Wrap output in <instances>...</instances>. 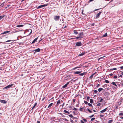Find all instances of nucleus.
<instances>
[{"instance_id": "1", "label": "nucleus", "mask_w": 123, "mask_h": 123, "mask_svg": "<svg viewBox=\"0 0 123 123\" xmlns=\"http://www.w3.org/2000/svg\"><path fill=\"white\" fill-rule=\"evenodd\" d=\"M60 18V17L58 16H54V18L55 21H58L59 20Z\"/></svg>"}, {"instance_id": "3", "label": "nucleus", "mask_w": 123, "mask_h": 123, "mask_svg": "<svg viewBox=\"0 0 123 123\" xmlns=\"http://www.w3.org/2000/svg\"><path fill=\"white\" fill-rule=\"evenodd\" d=\"M68 116L73 118V119H76V120H75V122H77V117H74L72 114L69 115H68Z\"/></svg>"}, {"instance_id": "54", "label": "nucleus", "mask_w": 123, "mask_h": 123, "mask_svg": "<svg viewBox=\"0 0 123 123\" xmlns=\"http://www.w3.org/2000/svg\"><path fill=\"white\" fill-rule=\"evenodd\" d=\"M119 68H120L121 69H123V66H121L120 67H119Z\"/></svg>"}, {"instance_id": "35", "label": "nucleus", "mask_w": 123, "mask_h": 123, "mask_svg": "<svg viewBox=\"0 0 123 123\" xmlns=\"http://www.w3.org/2000/svg\"><path fill=\"white\" fill-rule=\"evenodd\" d=\"M84 103L86 104H88V103L86 101H84Z\"/></svg>"}, {"instance_id": "63", "label": "nucleus", "mask_w": 123, "mask_h": 123, "mask_svg": "<svg viewBox=\"0 0 123 123\" xmlns=\"http://www.w3.org/2000/svg\"><path fill=\"white\" fill-rule=\"evenodd\" d=\"M37 123H40V121H37Z\"/></svg>"}, {"instance_id": "24", "label": "nucleus", "mask_w": 123, "mask_h": 123, "mask_svg": "<svg viewBox=\"0 0 123 123\" xmlns=\"http://www.w3.org/2000/svg\"><path fill=\"white\" fill-rule=\"evenodd\" d=\"M67 84H65L64 86H63L62 87V88H65L67 87Z\"/></svg>"}, {"instance_id": "46", "label": "nucleus", "mask_w": 123, "mask_h": 123, "mask_svg": "<svg viewBox=\"0 0 123 123\" xmlns=\"http://www.w3.org/2000/svg\"><path fill=\"white\" fill-rule=\"evenodd\" d=\"M101 105V104L100 103H98L97 104V105L98 106H100Z\"/></svg>"}, {"instance_id": "57", "label": "nucleus", "mask_w": 123, "mask_h": 123, "mask_svg": "<svg viewBox=\"0 0 123 123\" xmlns=\"http://www.w3.org/2000/svg\"><path fill=\"white\" fill-rule=\"evenodd\" d=\"M32 30H31V32H30V33H29V34H31V33H32Z\"/></svg>"}, {"instance_id": "10", "label": "nucleus", "mask_w": 123, "mask_h": 123, "mask_svg": "<svg viewBox=\"0 0 123 123\" xmlns=\"http://www.w3.org/2000/svg\"><path fill=\"white\" fill-rule=\"evenodd\" d=\"M107 108H108L107 107V108H105V109L103 110H102L101 111H100V112L102 113H103V112H105V111L107 109Z\"/></svg>"}, {"instance_id": "39", "label": "nucleus", "mask_w": 123, "mask_h": 123, "mask_svg": "<svg viewBox=\"0 0 123 123\" xmlns=\"http://www.w3.org/2000/svg\"><path fill=\"white\" fill-rule=\"evenodd\" d=\"M94 92L95 93H97L98 92V91L96 90H95L94 91Z\"/></svg>"}, {"instance_id": "23", "label": "nucleus", "mask_w": 123, "mask_h": 123, "mask_svg": "<svg viewBox=\"0 0 123 123\" xmlns=\"http://www.w3.org/2000/svg\"><path fill=\"white\" fill-rule=\"evenodd\" d=\"M74 33L76 35H77L78 34V32L76 30H74Z\"/></svg>"}, {"instance_id": "13", "label": "nucleus", "mask_w": 123, "mask_h": 123, "mask_svg": "<svg viewBox=\"0 0 123 123\" xmlns=\"http://www.w3.org/2000/svg\"><path fill=\"white\" fill-rule=\"evenodd\" d=\"M61 101L60 100H58L57 102V103L56 105V106H58L59 105Z\"/></svg>"}, {"instance_id": "32", "label": "nucleus", "mask_w": 123, "mask_h": 123, "mask_svg": "<svg viewBox=\"0 0 123 123\" xmlns=\"http://www.w3.org/2000/svg\"><path fill=\"white\" fill-rule=\"evenodd\" d=\"M113 121V120H110L108 122V123H111Z\"/></svg>"}, {"instance_id": "55", "label": "nucleus", "mask_w": 123, "mask_h": 123, "mask_svg": "<svg viewBox=\"0 0 123 123\" xmlns=\"http://www.w3.org/2000/svg\"><path fill=\"white\" fill-rule=\"evenodd\" d=\"M79 67H75V68H74V69H76L77 68H79Z\"/></svg>"}, {"instance_id": "18", "label": "nucleus", "mask_w": 123, "mask_h": 123, "mask_svg": "<svg viewBox=\"0 0 123 123\" xmlns=\"http://www.w3.org/2000/svg\"><path fill=\"white\" fill-rule=\"evenodd\" d=\"M23 26V25H17L16 26V27H22Z\"/></svg>"}, {"instance_id": "52", "label": "nucleus", "mask_w": 123, "mask_h": 123, "mask_svg": "<svg viewBox=\"0 0 123 123\" xmlns=\"http://www.w3.org/2000/svg\"><path fill=\"white\" fill-rule=\"evenodd\" d=\"M80 121L81 123H85L82 120H81Z\"/></svg>"}, {"instance_id": "21", "label": "nucleus", "mask_w": 123, "mask_h": 123, "mask_svg": "<svg viewBox=\"0 0 123 123\" xmlns=\"http://www.w3.org/2000/svg\"><path fill=\"white\" fill-rule=\"evenodd\" d=\"M88 105H89L90 106V107H91L92 108V109H93V106L92 105L90 104V103H88Z\"/></svg>"}, {"instance_id": "14", "label": "nucleus", "mask_w": 123, "mask_h": 123, "mask_svg": "<svg viewBox=\"0 0 123 123\" xmlns=\"http://www.w3.org/2000/svg\"><path fill=\"white\" fill-rule=\"evenodd\" d=\"M85 54V53L84 52L79 54V56H82Z\"/></svg>"}, {"instance_id": "37", "label": "nucleus", "mask_w": 123, "mask_h": 123, "mask_svg": "<svg viewBox=\"0 0 123 123\" xmlns=\"http://www.w3.org/2000/svg\"><path fill=\"white\" fill-rule=\"evenodd\" d=\"M95 119V118H94V117L92 118H91V121H92L94 120Z\"/></svg>"}, {"instance_id": "42", "label": "nucleus", "mask_w": 123, "mask_h": 123, "mask_svg": "<svg viewBox=\"0 0 123 123\" xmlns=\"http://www.w3.org/2000/svg\"><path fill=\"white\" fill-rule=\"evenodd\" d=\"M103 100V98H101L100 100V102H102Z\"/></svg>"}, {"instance_id": "51", "label": "nucleus", "mask_w": 123, "mask_h": 123, "mask_svg": "<svg viewBox=\"0 0 123 123\" xmlns=\"http://www.w3.org/2000/svg\"><path fill=\"white\" fill-rule=\"evenodd\" d=\"M114 75L112 73H111L109 74V75L111 76H112L113 75Z\"/></svg>"}, {"instance_id": "15", "label": "nucleus", "mask_w": 123, "mask_h": 123, "mask_svg": "<svg viewBox=\"0 0 123 123\" xmlns=\"http://www.w3.org/2000/svg\"><path fill=\"white\" fill-rule=\"evenodd\" d=\"M83 37H76V38L77 39H78L79 40H80L81 39V38Z\"/></svg>"}, {"instance_id": "5", "label": "nucleus", "mask_w": 123, "mask_h": 123, "mask_svg": "<svg viewBox=\"0 0 123 123\" xmlns=\"http://www.w3.org/2000/svg\"><path fill=\"white\" fill-rule=\"evenodd\" d=\"M82 45V43L81 42H78L76 43V46H80Z\"/></svg>"}, {"instance_id": "31", "label": "nucleus", "mask_w": 123, "mask_h": 123, "mask_svg": "<svg viewBox=\"0 0 123 123\" xmlns=\"http://www.w3.org/2000/svg\"><path fill=\"white\" fill-rule=\"evenodd\" d=\"M4 15L0 16V20L2 18L4 17Z\"/></svg>"}, {"instance_id": "6", "label": "nucleus", "mask_w": 123, "mask_h": 123, "mask_svg": "<svg viewBox=\"0 0 123 123\" xmlns=\"http://www.w3.org/2000/svg\"><path fill=\"white\" fill-rule=\"evenodd\" d=\"M102 12H100L98 13L96 15L95 17L96 18H99L100 14Z\"/></svg>"}, {"instance_id": "26", "label": "nucleus", "mask_w": 123, "mask_h": 123, "mask_svg": "<svg viewBox=\"0 0 123 123\" xmlns=\"http://www.w3.org/2000/svg\"><path fill=\"white\" fill-rule=\"evenodd\" d=\"M64 112L65 113H68V114H70V112H69L67 111H66L65 110H64Z\"/></svg>"}, {"instance_id": "25", "label": "nucleus", "mask_w": 123, "mask_h": 123, "mask_svg": "<svg viewBox=\"0 0 123 123\" xmlns=\"http://www.w3.org/2000/svg\"><path fill=\"white\" fill-rule=\"evenodd\" d=\"M90 103L92 104L93 102V100L92 99H90Z\"/></svg>"}, {"instance_id": "29", "label": "nucleus", "mask_w": 123, "mask_h": 123, "mask_svg": "<svg viewBox=\"0 0 123 123\" xmlns=\"http://www.w3.org/2000/svg\"><path fill=\"white\" fill-rule=\"evenodd\" d=\"M103 90V89L102 88H100L98 89V91L99 92L102 91Z\"/></svg>"}, {"instance_id": "19", "label": "nucleus", "mask_w": 123, "mask_h": 123, "mask_svg": "<svg viewBox=\"0 0 123 123\" xmlns=\"http://www.w3.org/2000/svg\"><path fill=\"white\" fill-rule=\"evenodd\" d=\"M81 72V71H76L74 72V74H79Z\"/></svg>"}, {"instance_id": "9", "label": "nucleus", "mask_w": 123, "mask_h": 123, "mask_svg": "<svg viewBox=\"0 0 123 123\" xmlns=\"http://www.w3.org/2000/svg\"><path fill=\"white\" fill-rule=\"evenodd\" d=\"M10 32L9 31H4V32L2 33H1V34H6L7 33H9Z\"/></svg>"}, {"instance_id": "2", "label": "nucleus", "mask_w": 123, "mask_h": 123, "mask_svg": "<svg viewBox=\"0 0 123 123\" xmlns=\"http://www.w3.org/2000/svg\"><path fill=\"white\" fill-rule=\"evenodd\" d=\"M14 84H12L11 85H8L5 87L4 89H7L10 88H11L14 85Z\"/></svg>"}, {"instance_id": "58", "label": "nucleus", "mask_w": 123, "mask_h": 123, "mask_svg": "<svg viewBox=\"0 0 123 123\" xmlns=\"http://www.w3.org/2000/svg\"><path fill=\"white\" fill-rule=\"evenodd\" d=\"M70 82H67V83L66 84L67 85H68L69 83Z\"/></svg>"}, {"instance_id": "62", "label": "nucleus", "mask_w": 123, "mask_h": 123, "mask_svg": "<svg viewBox=\"0 0 123 123\" xmlns=\"http://www.w3.org/2000/svg\"><path fill=\"white\" fill-rule=\"evenodd\" d=\"M120 72H121V74L122 75H123V72H122V71H120Z\"/></svg>"}, {"instance_id": "49", "label": "nucleus", "mask_w": 123, "mask_h": 123, "mask_svg": "<svg viewBox=\"0 0 123 123\" xmlns=\"http://www.w3.org/2000/svg\"><path fill=\"white\" fill-rule=\"evenodd\" d=\"M104 116V115H100V116L101 117H103Z\"/></svg>"}, {"instance_id": "44", "label": "nucleus", "mask_w": 123, "mask_h": 123, "mask_svg": "<svg viewBox=\"0 0 123 123\" xmlns=\"http://www.w3.org/2000/svg\"><path fill=\"white\" fill-rule=\"evenodd\" d=\"M82 119L85 122H86L87 121V120L85 119Z\"/></svg>"}, {"instance_id": "43", "label": "nucleus", "mask_w": 123, "mask_h": 123, "mask_svg": "<svg viewBox=\"0 0 123 123\" xmlns=\"http://www.w3.org/2000/svg\"><path fill=\"white\" fill-rule=\"evenodd\" d=\"M80 110L81 111H83V108H80Z\"/></svg>"}, {"instance_id": "48", "label": "nucleus", "mask_w": 123, "mask_h": 123, "mask_svg": "<svg viewBox=\"0 0 123 123\" xmlns=\"http://www.w3.org/2000/svg\"><path fill=\"white\" fill-rule=\"evenodd\" d=\"M90 97H89V96H88L87 97V100H88L90 98Z\"/></svg>"}, {"instance_id": "7", "label": "nucleus", "mask_w": 123, "mask_h": 123, "mask_svg": "<svg viewBox=\"0 0 123 123\" xmlns=\"http://www.w3.org/2000/svg\"><path fill=\"white\" fill-rule=\"evenodd\" d=\"M0 102L1 103H3V104H6L7 102V101H6L5 100H0Z\"/></svg>"}, {"instance_id": "56", "label": "nucleus", "mask_w": 123, "mask_h": 123, "mask_svg": "<svg viewBox=\"0 0 123 123\" xmlns=\"http://www.w3.org/2000/svg\"><path fill=\"white\" fill-rule=\"evenodd\" d=\"M122 75L121 74H120L119 76V77H122Z\"/></svg>"}, {"instance_id": "60", "label": "nucleus", "mask_w": 123, "mask_h": 123, "mask_svg": "<svg viewBox=\"0 0 123 123\" xmlns=\"http://www.w3.org/2000/svg\"><path fill=\"white\" fill-rule=\"evenodd\" d=\"M75 102V100L74 99L73 100V102Z\"/></svg>"}, {"instance_id": "28", "label": "nucleus", "mask_w": 123, "mask_h": 123, "mask_svg": "<svg viewBox=\"0 0 123 123\" xmlns=\"http://www.w3.org/2000/svg\"><path fill=\"white\" fill-rule=\"evenodd\" d=\"M53 104V103H51V104H49L48 107V108H49L51 106H52Z\"/></svg>"}, {"instance_id": "11", "label": "nucleus", "mask_w": 123, "mask_h": 123, "mask_svg": "<svg viewBox=\"0 0 123 123\" xmlns=\"http://www.w3.org/2000/svg\"><path fill=\"white\" fill-rule=\"evenodd\" d=\"M38 37H37V38H35L32 41L31 43L33 44V43H34L37 40Z\"/></svg>"}, {"instance_id": "61", "label": "nucleus", "mask_w": 123, "mask_h": 123, "mask_svg": "<svg viewBox=\"0 0 123 123\" xmlns=\"http://www.w3.org/2000/svg\"><path fill=\"white\" fill-rule=\"evenodd\" d=\"M42 39H42L41 40H39V43H40V42L42 40Z\"/></svg>"}, {"instance_id": "38", "label": "nucleus", "mask_w": 123, "mask_h": 123, "mask_svg": "<svg viewBox=\"0 0 123 123\" xmlns=\"http://www.w3.org/2000/svg\"><path fill=\"white\" fill-rule=\"evenodd\" d=\"M12 41L11 40H7V41H6L5 42H4V43L7 42H10V41Z\"/></svg>"}, {"instance_id": "34", "label": "nucleus", "mask_w": 123, "mask_h": 123, "mask_svg": "<svg viewBox=\"0 0 123 123\" xmlns=\"http://www.w3.org/2000/svg\"><path fill=\"white\" fill-rule=\"evenodd\" d=\"M87 111H89L90 113H91L92 112V111H91L89 109H87Z\"/></svg>"}, {"instance_id": "22", "label": "nucleus", "mask_w": 123, "mask_h": 123, "mask_svg": "<svg viewBox=\"0 0 123 123\" xmlns=\"http://www.w3.org/2000/svg\"><path fill=\"white\" fill-rule=\"evenodd\" d=\"M114 76H113V78L114 79H117V76L115 74H114Z\"/></svg>"}, {"instance_id": "53", "label": "nucleus", "mask_w": 123, "mask_h": 123, "mask_svg": "<svg viewBox=\"0 0 123 123\" xmlns=\"http://www.w3.org/2000/svg\"><path fill=\"white\" fill-rule=\"evenodd\" d=\"M99 86H100V85L99 84H98L97 86V87H99Z\"/></svg>"}, {"instance_id": "40", "label": "nucleus", "mask_w": 123, "mask_h": 123, "mask_svg": "<svg viewBox=\"0 0 123 123\" xmlns=\"http://www.w3.org/2000/svg\"><path fill=\"white\" fill-rule=\"evenodd\" d=\"M70 121L72 123H74V122L73 121V120H71V119H70Z\"/></svg>"}, {"instance_id": "16", "label": "nucleus", "mask_w": 123, "mask_h": 123, "mask_svg": "<svg viewBox=\"0 0 123 123\" xmlns=\"http://www.w3.org/2000/svg\"><path fill=\"white\" fill-rule=\"evenodd\" d=\"M79 35L80 36V37H82V36H83V32H81L79 34Z\"/></svg>"}, {"instance_id": "41", "label": "nucleus", "mask_w": 123, "mask_h": 123, "mask_svg": "<svg viewBox=\"0 0 123 123\" xmlns=\"http://www.w3.org/2000/svg\"><path fill=\"white\" fill-rule=\"evenodd\" d=\"M4 5V3H3L1 4L0 5V6H3Z\"/></svg>"}, {"instance_id": "47", "label": "nucleus", "mask_w": 123, "mask_h": 123, "mask_svg": "<svg viewBox=\"0 0 123 123\" xmlns=\"http://www.w3.org/2000/svg\"><path fill=\"white\" fill-rule=\"evenodd\" d=\"M123 113H121V112L119 114V115H123Z\"/></svg>"}, {"instance_id": "64", "label": "nucleus", "mask_w": 123, "mask_h": 123, "mask_svg": "<svg viewBox=\"0 0 123 123\" xmlns=\"http://www.w3.org/2000/svg\"><path fill=\"white\" fill-rule=\"evenodd\" d=\"M11 6L10 5H7V6L8 7H9V6Z\"/></svg>"}, {"instance_id": "45", "label": "nucleus", "mask_w": 123, "mask_h": 123, "mask_svg": "<svg viewBox=\"0 0 123 123\" xmlns=\"http://www.w3.org/2000/svg\"><path fill=\"white\" fill-rule=\"evenodd\" d=\"M117 69L116 68H112L111 69V70H116Z\"/></svg>"}, {"instance_id": "30", "label": "nucleus", "mask_w": 123, "mask_h": 123, "mask_svg": "<svg viewBox=\"0 0 123 123\" xmlns=\"http://www.w3.org/2000/svg\"><path fill=\"white\" fill-rule=\"evenodd\" d=\"M107 33H106L103 36V37H106L107 36Z\"/></svg>"}, {"instance_id": "27", "label": "nucleus", "mask_w": 123, "mask_h": 123, "mask_svg": "<svg viewBox=\"0 0 123 123\" xmlns=\"http://www.w3.org/2000/svg\"><path fill=\"white\" fill-rule=\"evenodd\" d=\"M112 84L113 85L117 87V85L115 83V82H112Z\"/></svg>"}, {"instance_id": "12", "label": "nucleus", "mask_w": 123, "mask_h": 123, "mask_svg": "<svg viewBox=\"0 0 123 123\" xmlns=\"http://www.w3.org/2000/svg\"><path fill=\"white\" fill-rule=\"evenodd\" d=\"M86 74V73L84 72L82 73L79 74V75L80 76H83L84 75H85Z\"/></svg>"}, {"instance_id": "4", "label": "nucleus", "mask_w": 123, "mask_h": 123, "mask_svg": "<svg viewBox=\"0 0 123 123\" xmlns=\"http://www.w3.org/2000/svg\"><path fill=\"white\" fill-rule=\"evenodd\" d=\"M48 5V4H44L42 5H41L39 6L37 8V9L40 8H41L43 7H44Z\"/></svg>"}, {"instance_id": "33", "label": "nucleus", "mask_w": 123, "mask_h": 123, "mask_svg": "<svg viewBox=\"0 0 123 123\" xmlns=\"http://www.w3.org/2000/svg\"><path fill=\"white\" fill-rule=\"evenodd\" d=\"M105 82L106 83H108L109 82V81L107 80H105Z\"/></svg>"}, {"instance_id": "17", "label": "nucleus", "mask_w": 123, "mask_h": 123, "mask_svg": "<svg viewBox=\"0 0 123 123\" xmlns=\"http://www.w3.org/2000/svg\"><path fill=\"white\" fill-rule=\"evenodd\" d=\"M95 73L93 74L92 75H91L89 77V78L90 79H92L93 77V75L95 74Z\"/></svg>"}, {"instance_id": "8", "label": "nucleus", "mask_w": 123, "mask_h": 123, "mask_svg": "<svg viewBox=\"0 0 123 123\" xmlns=\"http://www.w3.org/2000/svg\"><path fill=\"white\" fill-rule=\"evenodd\" d=\"M40 50L41 49H40L38 48L37 49L34 50V51L35 52H40Z\"/></svg>"}, {"instance_id": "20", "label": "nucleus", "mask_w": 123, "mask_h": 123, "mask_svg": "<svg viewBox=\"0 0 123 123\" xmlns=\"http://www.w3.org/2000/svg\"><path fill=\"white\" fill-rule=\"evenodd\" d=\"M37 103H36L34 105L33 107L32 108L31 110H33L35 107L37 105Z\"/></svg>"}, {"instance_id": "50", "label": "nucleus", "mask_w": 123, "mask_h": 123, "mask_svg": "<svg viewBox=\"0 0 123 123\" xmlns=\"http://www.w3.org/2000/svg\"><path fill=\"white\" fill-rule=\"evenodd\" d=\"M77 109L76 108H74L73 109V110H75V111H77Z\"/></svg>"}, {"instance_id": "36", "label": "nucleus", "mask_w": 123, "mask_h": 123, "mask_svg": "<svg viewBox=\"0 0 123 123\" xmlns=\"http://www.w3.org/2000/svg\"><path fill=\"white\" fill-rule=\"evenodd\" d=\"M94 116V115L93 114V115H92L91 116H89V117H90V118H91V117H93Z\"/></svg>"}, {"instance_id": "59", "label": "nucleus", "mask_w": 123, "mask_h": 123, "mask_svg": "<svg viewBox=\"0 0 123 123\" xmlns=\"http://www.w3.org/2000/svg\"><path fill=\"white\" fill-rule=\"evenodd\" d=\"M65 121H68V120L67 119H65Z\"/></svg>"}]
</instances>
